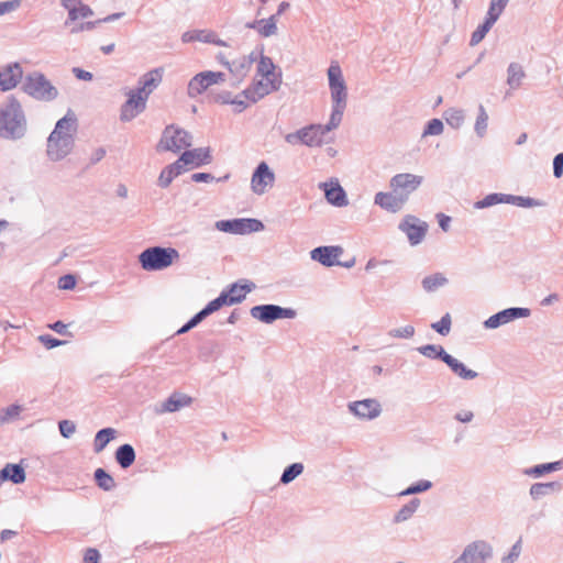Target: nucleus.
<instances>
[{
	"label": "nucleus",
	"instance_id": "2eb2a0df",
	"mask_svg": "<svg viewBox=\"0 0 563 563\" xmlns=\"http://www.w3.org/2000/svg\"><path fill=\"white\" fill-rule=\"evenodd\" d=\"M464 563H485L493 556V548L484 540L467 544L460 555Z\"/></svg>",
	"mask_w": 563,
	"mask_h": 563
},
{
	"label": "nucleus",
	"instance_id": "9b49d317",
	"mask_svg": "<svg viewBox=\"0 0 563 563\" xmlns=\"http://www.w3.org/2000/svg\"><path fill=\"white\" fill-rule=\"evenodd\" d=\"M398 229L406 234L409 244L416 246L424 240L428 232V223L416 216L407 214L399 222Z\"/></svg>",
	"mask_w": 563,
	"mask_h": 563
},
{
	"label": "nucleus",
	"instance_id": "49530a36",
	"mask_svg": "<svg viewBox=\"0 0 563 563\" xmlns=\"http://www.w3.org/2000/svg\"><path fill=\"white\" fill-rule=\"evenodd\" d=\"M305 467L302 463H292L291 465L287 466L282 476H280V483L284 485H287L291 483L294 479H296L299 475L302 474Z\"/></svg>",
	"mask_w": 563,
	"mask_h": 563
},
{
	"label": "nucleus",
	"instance_id": "bf43d9fd",
	"mask_svg": "<svg viewBox=\"0 0 563 563\" xmlns=\"http://www.w3.org/2000/svg\"><path fill=\"white\" fill-rule=\"evenodd\" d=\"M60 434L69 439L76 432V424L70 420H62L58 423Z\"/></svg>",
	"mask_w": 563,
	"mask_h": 563
},
{
	"label": "nucleus",
	"instance_id": "423d86ee",
	"mask_svg": "<svg viewBox=\"0 0 563 563\" xmlns=\"http://www.w3.org/2000/svg\"><path fill=\"white\" fill-rule=\"evenodd\" d=\"M24 91L31 97L42 101H52L58 96L57 88L38 71L31 73L26 76Z\"/></svg>",
	"mask_w": 563,
	"mask_h": 563
},
{
	"label": "nucleus",
	"instance_id": "f704fd0d",
	"mask_svg": "<svg viewBox=\"0 0 563 563\" xmlns=\"http://www.w3.org/2000/svg\"><path fill=\"white\" fill-rule=\"evenodd\" d=\"M562 467H563V462L555 461V462L539 464V465L526 468V470H523V474L527 476H530V477L538 478V477L543 476L544 474L560 471V470H562Z\"/></svg>",
	"mask_w": 563,
	"mask_h": 563
},
{
	"label": "nucleus",
	"instance_id": "3c124183",
	"mask_svg": "<svg viewBox=\"0 0 563 563\" xmlns=\"http://www.w3.org/2000/svg\"><path fill=\"white\" fill-rule=\"evenodd\" d=\"M443 130V122L440 119H432L427 123L422 133V137L441 135Z\"/></svg>",
	"mask_w": 563,
	"mask_h": 563
},
{
	"label": "nucleus",
	"instance_id": "79ce46f5",
	"mask_svg": "<svg viewBox=\"0 0 563 563\" xmlns=\"http://www.w3.org/2000/svg\"><path fill=\"white\" fill-rule=\"evenodd\" d=\"M508 195L506 194H489L479 201H476L474 207L476 209H485L498 203H507Z\"/></svg>",
	"mask_w": 563,
	"mask_h": 563
},
{
	"label": "nucleus",
	"instance_id": "cd10ccee",
	"mask_svg": "<svg viewBox=\"0 0 563 563\" xmlns=\"http://www.w3.org/2000/svg\"><path fill=\"white\" fill-rule=\"evenodd\" d=\"M443 362L449 366L454 375L463 380H473L478 377V373L476 371L468 368L464 363L449 353L444 357Z\"/></svg>",
	"mask_w": 563,
	"mask_h": 563
},
{
	"label": "nucleus",
	"instance_id": "f257e3e1",
	"mask_svg": "<svg viewBox=\"0 0 563 563\" xmlns=\"http://www.w3.org/2000/svg\"><path fill=\"white\" fill-rule=\"evenodd\" d=\"M331 99V114L327 124H310L285 135V141L292 146L305 145L321 147L329 143L327 135L339 128L347 106V85L338 62H332L327 70Z\"/></svg>",
	"mask_w": 563,
	"mask_h": 563
},
{
	"label": "nucleus",
	"instance_id": "473e14b6",
	"mask_svg": "<svg viewBox=\"0 0 563 563\" xmlns=\"http://www.w3.org/2000/svg\"><path fill=\"white\" fill-rule=\"evenodd\" d=\"M210 86H212V82L207 71H202L190 79L187 93L190 98H195L206 91Z\"/></svg>",
	"mask_w": 563,
	"mask_h": 563
},
{
	"label": "nucleus",
	"instance_id": "0e129e2a",
	"mask_svg": "<svg viewBox=\"0 0 563 563\" xmlns=\"http://www.w3.org/2000/svg\"><path fill=\"white\" fill-rule=\"evenodd\" d=\"M76 286V279L73 275H64L58 279V288L64 290L74 289Z\"/></svg>",
	"mask_w": 563,
	"mask_h": 563
},
{
	"label": "nucleus",
	"instance_id": "5701e85b",
	"mask_svg": "<svg viewBox=\"0 0 563 563\" xmlns=\"http://www.w3.org/2000/svg\"><path fill=\"white\" fill-rule=\"evenodd\" d=\"M278 21L276 16H268L266 19H258L245 24V27L255 30L262 37H272L278 34Z\"/></svg>",
	"mask_w": 563,
	"mask_h": 563
},
{
	"label": "nucleus",
	"instance_id": "a878e982",
	"mask_svg": "<svg viewBox=\"0 0 563 563\" xmlns=\"http://www.w3.org/2000/svg\"><path fill=\"white\" fill-rule=\"evenodd\" d=\"M320 186L324 188L325 199L329 203L335 207H345L349 205L346 194L338 181L330 184L323 183Z\"/></svg>",
	"mask_w": 563,
	"mask_h": 563
},
{
	"label": "nucleus",
	"instance_id": "5fc2aeb1",
	"mask_svg": "<svg viewBox=\"0 0 563 563\" xmlns=\"http://www.w3.org/2000/svg\"><path fill=\"white\" fill-rule=\"evenodd\" d=\"M223 306H229L228 301H227V295H222V292L220 294L219 297H217L216 299L211 300L205 308L203 310L206 311V313L208 316H210L211 313L218 311L220 308H222Z\"/></svg>",
	"mask_w": 563,
	"mask_h": 563
},
{
	"label": "nucleus",
	"instance_id": "6e6d98bb",
	"mask_svg": "<svg viewBox=\"0 0 563 563\" xmlns=\"http://www.w3.org/2000/svg\"><path fill=\"white\" fill-rule=\"evenodd\" d=\"M521 553V539H519L510 549L509 553L501 559V563H515Z\"/></svg>",
	"mask_w": 563,
	"mask_h": 563
},
{
	"label": "nucleus",
	"instance_id": "4468645a",
	"mask_svg": "<svg viewBox=\"0 0 563 563\" xmlns=\"http://www.w3.org/2000/svg\"><path fill=\"white\" fill-rule=\"evenodd\" d=\"M530 314L531 311L528 308H507L490 316L488 319L484 321L483 325L485 329L494 330L501 325L508 324L516 319L528 318Z\"/></svg>",
	"mask_w": 563,
	"mask_h": 563
},
{
	"label": "nucleus",
	"instance_id": "f03ea898",
	"mask_svg": "<svg viewBox=\"0 0 563 563\" xmlns=\"http://www.w3.org/2000/svg\"><path fill=\"white\" fill-rule=\"evenodd\" d=\"M163 79V69L155 68L137 80V87L125 91L126 100L120 108V120L131 122L146 109L150 95L159 86Z\"/></svg>",
	"mask_w": 563,
	"mask_h": 563
},
{
	"label": "nucleus",
	"instance_id": "20e7f679",
	"mask_svg": "<svg viewBox=\"0 0 563 563\" xmlns=\"http://www.w3.org/2000/svg\"><path fill=\"white\" fill-rule=\"evenodd\" d=\"M27 130V122L20 101L8 96L2 101V139L20 140Z\"/></svg>",
	"mask_w": 563,
	"mask_h": 563
},
{
	"label": "nucleus",
	"instance_id": "c03bdc74",
	"mask_svg": "<svg viewBox=\"0 0 563 563\" xmlns=\"http://www.w3.org/2000/svg\"><path fill=\"white\" fill-rule=\"evenodd\" d=\"M496 23V21L490 20L486 15V19L483 24H481L472 34L471 37V46L477 45L479 42L483 41V38L486 36V34L489 32V30L493 27V25Z\"/></svg>",
	"mask_w": 563,
	"mask_h": 563
},
{
	"label": "nucleus",
	"instance_id": "f8f14e48",
	"mask_svg": "<svg viewBox=\"0 0 563 563\" xmlns=\"http://www.w3.org/2000/svg\"><path fill=\"white\" fill-rule=\"evenodd\" d=\"M275 184V174L266 162H261L251 177V190L257 196H263Z\"/></svg>",
	"mask_w": 563,
	"mask_h": 563
},
{
	"label": "nucleus",
	"instance_id": "37998d69",
	"mask_svg": "<svg viewBox=\"0 0 563 563\" xmlns=\"http://www.w3.org/2000/svg\"><path fill=\"white\" fill-rule=\"evenodd\" d=\"M95 479L99 488L110 492L115 487L113 477L108 474L103 468H97L95 471Z\"/></svg>",
	"mask_w": 563,
	"mask_h": 563
},
{
	"label": "nucleus",
	"instance_id": "39448f33",
	"mask_svg": "<svg viewBox=\"0 0 563 563\" xmlns=\"http://www.w3.org/2000/svg\"><path fill=\"white\" fill-rule=\"evenodd\" d=\"M180 258L179 252L174 247L152 246L139 255L141 267L146 272H157L170 267Z\"/></svg>",
	"mask_w": 563,
	"mask_h": 563
},
{
	"label": "nucleus",
	"instance_id": "7c9ffc66",
	"mask_svg": "<svg viewBox=\"0 0 563 563\" xmlns=\"http://www.w3.org/2000/svg\"><path fill=\"white\" fill-rule=\"evenodd\" d=\"M255 288L253 283L246 284H232L227 290L222 291V295H227V301L229 306L242 302L246 294Z\"/></svg>",
	"mask_w": 563,
	"mask_h": 563
},
{
	"label": "nucleus",
	"instance_id": "a19ab883",
	"mask_svg": "<svg viewBox=\"0 0 563 563\" xmlns=\"http://www.w3.org/2000/svg\"><path fill=\"white\" fill-rule=\"evenodd\" d=\"M443 118L451 128L460 129L464 123L465 113L462 109L450 108L444 111Z\"/></svg>",
	"mask_w": 563,
	"mask_h": 563
},
{
	"label": "nucleus",
	"instance_id": "2f4dec72",
	"mask_svg": "<svg viewBox=\"0 0 563 563\" xmlns=\"http://www.w3.org/2000/svg\"><path fill=\"white\" fill-rule=\"evenodd\" d=\"M421 506V501L418 498L410 499L407 504L402 505L393 516L394 525H401L413 518L415 514Z\"/></svg>",
	"mask_w": 563,
	"mask_h": 563
},
{
	"label": "nucleus",
	"instance_id": "4d7b16f0",
	"mask_svg": "<svg viewBox=\"0 0 563 563\" xmlns=\"http://www.w3.org/2000/svg\"><path fill=\"white\" fill-rule=\"evenodd\" d=\"M23 410L24 408L21 405H11L5 409L4 415H2V422L16 420Z\"/></svg>",
	"mask_w": 563,
	"mask_h": 563
},
{
	"label": "nucleus",
	"instance_id": "4be33fe9",
	"mask_svg": "<svg viewBox=\"0 0 563 563\" xmlns=\"http://www.w3.org/2000/svg\"><path fill=\"white\" fill-rule=\"evenodd\" d=\"M23 77V69L20 63H9L2 67V91L15 88Z\"/></svg>",
	"mask_w": 563,
	"mask_h": 563
},
{
	"label": "nucleus",
	"instance_id": "8fccbe9b",
	"mask_svg": "<svg viewBox=\"0 0 563 563\" xmlns=\"http://www.w3.org/2000/svg\"><path fill=\"white\" fill-rule=\"evenodd\" d=\"M510 0H490L487 16L497 22Z\"/></svg>",
	"mask_w": 563,
	"mask_h": 563
},
{
	"label": "nucleus",
	"instance_id": "b1692460",
	"mask_svg": "<svg viewBox=\"0 0 563 563\" xmlns=\"http://www.w3.org/2000/svg\"><path fill=\"white\" fill-rule=\"evenodd\" d=\"M181 41L184 43L190 42H202L210 43L217 46H227V43L220 40L213 31L210 30H191L187 31L181 35Z\"/></svg>",
	"mask_w": 563,
	"mask_h": 563
},
{
	"label": "nucleus",
	"instance_id": "dca6fc26",
	"mask_svg": "<svg viewBox=\"0 0 563 563\" xmlns=\"http://www.w3.org/2000/svg\"><path fill=\"white\" fill-rule=\"evenodd\" d=\"M347 408L351 413L362 420H373L382 413L379 401L373 398L352 401Z\"/></svg>",
	"mask_w": 563,
	"mask_h": 563
},
{
	"label": "nucleus",
	"instance_id": "774afa93",
	"mask_svg": "<svg viewBox=\"0 0 563 563\" xmlns=\"http://www.w3.org/2000/svg\"><path fill=\"white\" fill-rule=\"evenodd\" d=\"M100 554L96 549H87L84 561L85 563H99Z\"/></svg>",
	"mask_w": 563,
	"mask_h": 563
},
{
	"label": "nucleus",
	"instance_id": "58836bf2",
	"mask_svg": "<svg viewBox=\"0 0 563 563\" xmlns=\"http://www.w3.org/2000/svg\"><path fill=\"white\" fill-rule=\"evenodd\" d=\"M117 430L113 428H104L97 432L93 441V450L96 453H100L104 450L108 443L114 439Z\"/></svg>",
	"mask_w": 563,
	"mask_h": 563
},
{
	"label": "nucleus",
	"instance_id": "1a4fd4ad",
	"mask_svg": "<svg viewBox=\"0 0 563 563\" xmlns=\"http://www.w3.org/2000/svg\"><path fill=\"white\" fill-rule=\"evenodd\" d=\"M423 183V177L410 173H401L393 176L389 181V187L398 196H400L405 202L408 201L410 195L416 191Z\"/></svg>",
	"mask_w": 563,
	"mask_h": 563
},
{
	"label": "nucleus",
	"instance_id": "6e6552de",
	"mask_svg": "<svg viewBox=\"0 0 563 563\" xmlns=\"http://www.w3.org/2000/svg\"><path fill=\"white\" fill-rule=\"evenodd\" d=\"M250 313L254 319L267 324L278 319H295L297 317L295 309L284 308L277 305L254 306L251 308Z\"/></svg>",
	"mask_w": 563,
	"mask_h": 563
},
{
	"label": "nucleus",
	"instance_id": "c85d7f7f",
	"mask_svg": "<svg viewBox=\"0 0 563 563\" xmlns=\"http://www.w3.org/2000/svg\"><path fill=\"white\" fill-rule=\"evenodd\" d=\"M256 77L282 80V74L276 71V66L271 57L257 54Z\"/></svg>",
	"mask_w": 563,
	"mask_h": 563
},
{
	"label": "nucleus",
	"instance_id": "0eeeda50",
	"mask_svg": "<svg viewBox=\"0 0 563 563\" xmlns=\"http://www.w3.org/2000/svg\"><path fill=\"white\" fill-rule=\"evenodd\" d=\"M191 135L177 126L169 125L163 131L162 137L157 144V151L179 152L191 145Z\"/></svg>",
	"mask_w": 563,
	"mask_h": 563
},
{
	"label": "nucleus",
	"instance_id": "412c9836",
	"mask_svg": "<svg viewBox=\"0 0 563 563\" xmlns=\"http://www.w3.org/2000/svg\"><path fill=\"white\" fill-rule=\"evenodd\" d=\"M374 202L382 209L391 213L399 212L406 203L405 200L400 196H398L394 190H391L390 192H377L375 195Z\"/></svg>",
	"mask_w": 563,
	"mask_h": 563
},
{
	"label": "nucleus",
	"instance_id": "bb28decb",
	"mask_svg": "<svg viewBox=\"0 0 563 563\" xmlns=\"http://www.w3.org/2000/svg\"><path fill=\"white\" fill-rule=\"evenodd\" d=\"M443 362L449 366L454 375L463 380H473L478 377V373L476 371L468 368L464 363L449 353L444 357Z\"/></svg>",
	"mask_w": 563,
	"mask_h": 563
},
{
	"label": "nucleus",
	"instance_id": "7ed1b4c3",
	"mask_svg": "<svg viewBox=\"0 0 563 563\" xmlns=\"http://www.w3.org/2000/svg\"><path fill=\"white\" fill-rule=\"evenodd\" d=\"M76 119L67 114L59 119L47 137L46 155L51 162H59L67 157L75 145Z\"/></svg>",
	"mask_w": 563,
	"mask_h": 563
},
{
	"label": "nucleus",
	"instance_id": "a211bd4d",
	"mask_svg": "<svg viewBox=\"0 0 563 563\" xmlns=\"http://www.w3.org/2000/svg\"><path fill=\"white\" fill-rule=\"evenodd\" d=\"M342 254L343 249L341 246H319L310 252V257L323 266L330 267L341 265L339 258Z\"/></svg>",
	"mask_w": 563,
	"mask_h": 563
},
{
	"label": "nucleus",
	"instance_id": "13d9d810",
	"mask_svg": "<svg viewBox=\"0 0 563 563\" xmlns=\"http://www.w3.org/2000/svg\"><path fill=\"white\" fill-rule=\"evenodd\" d=\"M99 24H101V23L98 22V20L76 23L71 26L70 33L77 34V33L85 32V31H91V30L96 29Z\"/></svg>",
	"mask_w": 563,
	"mask_h": 563
},
{
	"label": "nucleus",
	"instance_id": "680f3d73",
	"mask_svg": "<svg viewBox=\"0 0 563 563\" xmlns=\"http://www.w3.org/2000/svg\"><path fill=\"white\" fill-rule=\"evenodd\" d=\"M38 341H40L41 343H43V345H44L46 349H48V350L54 349V347H57V346H59V345L64 344V341H60V340H58V339H55V338H53V336H52V335H49V334H42V335H40V336H38Z\"/></svg>",
	"mask_w": 563,
	"mask_h": 563
},
{
	"label": "nucleus",
	"instance_id": "69168bd1",
	"mask_svg": "<svg viewBox=\"0 0 563 563\" xmlns=\"http://www.w3.org/2000/svg\"><path fill=\"white\" fill-rule=\"evenodd\" d=\"M553 174L556 178L563 175V153H559L553 159Z\"/></svg>",
	"mask_w": 563,
	"mask_h": 563
},
{
	"label": "nucleus",
	"instance_id": "864d4df0",
	"mask_svg": "<svg viewBox=\"0 0 563 563\" xmlns=\"http://www.w3.org/2000/svg\"><path fill=\"white\" fill-rule=\"evenodd\" d=\"M451 323L450 313H445L440 321L432 323L431 328L441 335H448L451 331Z\"/></svg>",
	"mask_w": 563,
	"mask_h": 563
},
{
	"label": "nucleus",
	"instance_id": "09e8293b",
	"mask_svg": "<svg viewBox=\"0 0 563 563\" xmlns=\"http://www.w3.org/2000/svg\"><path fill=\"white\" fill-rule=\"evenodd\" d=\"M507 203L515 205L522 208L540 207L542 203L530 197L508 195Z\"/></svg>",
	"mask_w": 563,
	"mask_h": 563
},
{
	"label": "nucleus",
	"instance_id": "e433bc0d",
	"mask_svg": "<svg viewBox=\"0 0 563 563\" xmlns=\"http://www.w3.org/2000/svg\"><path fill=\"white\" fill-rule=\"evenodd\" d=\"M11 481L14 484H21L25 481L24 468L19 464H7L2 468V482Z\"/></svg>",
	"mask_w": 563,
	"mask_h": 563
},
{
	"label": "nucleus",
	"instance_id": "c9c22d12",
	"mask_svg": "<svg viewBox=\"0 0 563 563\" xmlns=\"http://www.w3.org/2000/svg\"><path fill=\"white\" fill-rule=\"evenodd\" d=\"M449 283V279L445 277L443 273H434L431 275L426 276L421 280L422 288L427 292H433L438 290L439 288H442L446 286Z\"/></svg>",
	"mask_w": 563,
	"mask_h": 563
},
{
	"label": "nucleus",
	"instance_id": "052dcab7",
	"mask_svg": "<svg viewBox=\"0 0 563 563\" xmlns=\"http://www.w3.org/2000/svg\"><path fill=\"white\" fill-rule=\"evenodd\" d=\"M175 174L172 172V169L167 166L165 167L158 177V185L163 188H166L170 185L173 179L175 178Z\"/></svg>",
	"mask_w": 563,
	"mask_h": 563
},
{
	"label": "nucleus",
	"instance_id": "9d476101",
	"mask_svg": "<svg viewBox=\"0 0 563 563\" xmlns=\"http://www.w3.org/2000/svg\"><path fill=\"white\" fill-rule=\"evenodd\" d=\"M214 227L221 232L232 234H249L264 229V224L257 219L219 220Z\"/></svg>",
	"mask_w": 563,
	"mask_h": 563
},
{
	"label": "nucleus",
	"instance_id": "6ab92c4d",
	"mask_svg": "<svg viewBox=\"0 0 563 563\" xmlns=\"http://www.w3.org/2000/svg\"><path fill=\"white\" fill-rule=\"evenodd\" d=\"M257 59V53L252 52L249 56L239 57L232 62H222L240 84L250 73L252 64Z\"/></svg>",
	"mask_w": 563,
	"mask_h": 563
},
{
	"label": "nucleus",
	"instance_id": "a18cd8bd",
	"mask_svg": "<svg viewBox=\"0 0 563 563\" xmlns=\"http://www.w3.org/2000/svg\"><path fill=\"white\" fill-rule=\"evenodd\" d=\"M432 486H433V484L431 481L420 479V481L411 484L410 486H408L406 489L401 490L398 495L400 497H404V496L421 494V493H424V492H428L429 489H431Z\"/></svg>",
	"mask_w": 563,
	"mask_h": 563
},
{
	"label": "nucleus",
	"instance_id": "f3484780",
	"mask_svg": "<svg viewBox=\"0 0 563 563\" xmlns=\"http://www.w3.org/2000/svg\"><path fill=\"white\" fill-rule=\"evenodd\" d=\"M60 4L68 13L65 25H74L78 20L93 15L92 9L82 0H60Z\"/></svg>",
	"mask_w": 563,
	"mask_h": 563
},
{
	"label": "nucleus",
	"instance_id": "ddd939ff",
	"mask_svg": "<svg viewBox=\"0 0 563 563\" xmlns=\"http://www.w3.org/2000/svg\"><path fill=\"white\" fill-rule=\"evenodd\" d=\"M282 86V80L255 78L250 87L243 90V96L251 102L255 103L265 96L277 91Z\"/></svg>",
	"mask_w": 563,
	"mask_h": 563
},
{
	"label": "nucleus",
	"instance_id": "de8ad7c7",
	"mask_svg": "<svg viewBox=\"0 0 563 563\" xmlns=\"http://www.w3.org/2000/svg\"><path fill=\"white\" fill-rule=\"evenodd\" d=\"M488 125V114L484 106L478 107V115L475 121L474 130L478 137H483L486 134Z\"/></svg>",
	"mask_w": 563,
	"mask_h": 563
},
{
	"label": "nucleus",
	"instance_id": "4c0bfd02",
	"mask_svg": "<svg viewBox=\"0 0 563 563\" xmlns=\"http://www.w3.org/2000/svg\"><path fill=\"white\" fill-rule=\"evenodd\" d=\"M115 460L122 468H128L135 461V452L132 445L123 444L115 452Z\"/></svg>",
	"mask_w": 563,
	"mask_h": 563
},
{
	"label": "nucleus",
	"instance_id": "ea45409f",
	"mask_svg": "<svg viewBox=\"0 0 563 563\" xmlns=\"http://www.w3.org/2000/svg\"><path fill=\"white\" fill-rule=\"evenodd\" d=\"M417 351L427 358L441 360L442 362L448 355V352L444 350V347L438 344L421 345L417 347Z\"/></svg>",
	"mask_w": 563,
	"mask_h": 563
},
{
	"label": "nucleus",
	"instance_id": "c756f323",
	"mask_svg": "<svg viewBox=\"0 0 563 563\" xmlns=\"http://www.w3.org/2000/svg\"><path fill=\"white\" fill-rule=\"evenodd\" d=\"M562 490V484L559 482L534 483L529 488V496L533 501H539L551 493Z\"/></svg>",
	"mask_w": 563,
	"mask_h": 563
},
{
	"label": "nucleus",
	"instance_id": "72a5a7b5",
	"mask_svg": "<svg viewBox=\"0 0 563 563\" xmlns=\"http://www.w3.org/2000/svg\"><path fill=\"white\" fill-rule=\"evenodd\" d=\"M526 77L523 67L519 63H510L507 67V85L510 89L516 90L521 85Z\"/></svg>",
	"mask_w": 563,
	"mask_h": 563
},
{
	"label": "nucleus",
	"instance_id": "603ef678",
	"mask_svg": "<svg viewBox=\"0 0 563 563\" xmlns=\"http://www.w3.org/2000/svg\"><path fill=\"white\" fill-rule=\"evenodd\" d=\"M415 328L410 324L395 328L388 331V336L393 339H410L415 335Z\"/></svg>",
	"mask_w": 563,
	"mask_h": 563
},
{
	"label": "nucleus",
	"instance_id": "aec40b11",
	"mask_svg": "<svg viewBox=\"0 0 563 563\" xmlns=\"http://www.w3.org/2000/svg\"><path fill=\"white\" fill-rule=\"evenodd\" d=\"M192 398L183 393H173L159 407H156V413H172L176 412L185 407L190 406Z\"/></svg>",
	"mask_w": 563,
	"mask_h": 563
},
{
	"label": "nucleus",
	"instance_id": "e2e57ef3",
	"mask_svg": "<svg viewBox=\"0 0 563 563\" xmlns=\"http://www.w3.org/2000/svg\"><path fill=\"white\" fill-rule=\"evenodd\" d=\"M230 104L234 106L235 112L240 113L249 107L250 101L243 96V92H242V93L235 96L232 99Z\"/></svg>",
	"mask_w": 563,
	"mask_h": 563
},
{
	"label": "nucleus",
	"instance_id": "338daca9",
	"mask_svg": "<svg viewBox=\"0 0 563 563\" xmlns=\"http://www.w3.org/2000/svg\"><path fill=\"white\" fill-rule=\"evenodd\" d=\"M23 0L2 1V15L18 10Z\"/></svg>",
	"mask_w": 563,
	"mask_h": 563
},
{
	"label": "nucleus",
	"instance_id": "393cba45",
	"mask_svg": "<svg viewBox=\"0 0 563 563\" xmlns=\"http://www.w3.org/2000/svg\"><path fill=\"white\" fill-rule=\"evenodd\" d=\"M180 161H183L187 166L200 167L201 165L211 162L210 150L208 147H198L185 151L180 155Z\"/></svg>",
	"mask_w": 563,
	"mask_h": 563
}]
</instances>
